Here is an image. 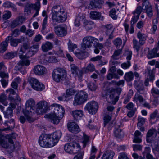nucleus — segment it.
Masks as SVG:
<instances>
[{
  "label": "nucleus",
  "instance_id": "f257e3e1",
  "mask_svg": "<svg viewBox=\"0 0 159 159\" xmlns=\"http://www.w3.org/2000/svg\"><path fill=\"white\" fill-rule=\"evenodd\" d=\"M61 136L60 131H56L50 134H42L39 137V143L42 147L48 148L55 146Z\"/></svg>",
  "mask_w": 159,
  "mask_h": 159
},
{
  "label": "nucleus",
  "instance_id": "f03ea898",
  "mask_svg": "<svg viewBox=\"0 0 159 159\" xmlns=\"http://www.w3.org/2000/svg\"><path fill=\"white\" fill-rule=\"evenodd\" d=\"M17 135L15 133L7 134L4 136L1 133L0 130V146L5 149H10L13 151L16 148H19L20 145L18 142L14 143L13 139H16Z\"/></svg>",
  "mask_w": 159,
  "mask_h": 159
},
{
  "label": "nucleus",
  "instance_id": "7ed1b4c3",
  "mask_svg": "<svg viewBox=\"0 0 159 159\" xmlns=\"http://www.w3.org/2000/svg\"><path fill=\"white\" fill-rule=\"evenodd\" d=\"M51 14L53 21L58 23L65 22L67 18V12L65 9L59 5L52 7Z\"/></svg>",
  "mask_w": 159,
  "mask_h": 159
},
{
  "label": "nucleus",
  "instance_id": "20e7f679",
  "mask_svg": "<svg viewBox=\"0 0 159 159\" xmlns=\"http://www.w3.org/2000/svg\"><path fill=\"white\" fill-rule=\"evenodd\" d=\"M52 108L53 110V113L45 115L44 117L49 119L53 123L57 124L63 117L65 110L61 106L57 104L54 105Z\"/></svg>",
  "mask_w": 159,
  "mask_h": 159
},
{
  "label": "nucleus",
  "instance_id": "39448f33",
  "mask_svg": "<svg viewBox=\"0 0 159 159\" xmlns=\"http://www.w3.org/2000/svg\"><path fill=\"white\" fill-rule=\"evenodd\" d=\"M35 102L33 99L30 98L27 100L25 103V109L23 111V113L27 120L30 123L33 122L34 120L32 118V114L35 112Z\"/></svg>",
  "mask_w": 159,
  "mask_h": 159
},
{
  "label": "nucleus",
  "instance_id": "423d86ee",
  "mask_svg": "<svg viewBox=\"0 0 159 159\" xmlns=\"http://www.w3.org/2000/svg\"><path fill=\"white\" fill-rule=\"evenodd\" d=\"M53 80L56 83H62L67 80V73L62 68H57L53 71L52 74Z\"/></svg>",
  "mask_w": 159,
  "mask_h": 159
},
{
  "label": "nucleus",
  "instance_id": "0eeeda50",
  "mask_svg": "<svg viewBox=\"0 0 159 159\" xmlns=\"http://www.w3.org/2000/svg\"><path fill=\"white\" fill-rule=\"evenodd\" d=\"M88 99V94L85 92L81 91L74 96L73 102L75 106L80 105L84 103Z\"/></svg>",
  "mask_w": 159,
  "mask_h": 159
},
{
  "label": "nucleus",
  "instance_id": "6e6552de",
  "mask_svg": "<svg viewBox=\"0 0 159 159\" xmlns=\"http://www.w3.org/2000/svg\"><path fill=\"white\" fill-rule=\"evenodd\" d=\"M98 39L91 36H87L84 37L82 39V43L81 46L82 50L85 51L87 48H91L92 44L97 42Z\"/></svg>",
  "mask_w": 159,
  "mask_h": 159
},
{
  "label": "nucleus",
  "instance_id": "1a4fd4ad",
  "mask_svg": "<svg viewBox=\"0 0 159 159\" xmlns=\"http://www.w3.org/2000/svg\"><path fill=\"white\" fill-rule=\"evenodd\" d=\"M64 149L67 153L72 154H75L82 151L80 150V146L76 143H70L66 144Z\"/></svg>",
  "mask_w": 159,
  "mask_h": 159
},
{
  "label": "nucleus",
  "instance_id": "9d476101",
  "mask_svg": "<svg viewBox=\"0 0 159 159\" xmlns=\"http://www.w3.org/2000/svg\"><path fill=\"white\" fill-rule=\"evenodd\" d=\"M102 96L105 97L108 102L113 104H115L118 101L119 98L118 96H116V92L114 90L107 91L105 95H103Z\"/></svg>",
  "mask_w": 159,
  "mask_h": 159
},
{
  "label": "nucleus",
  "instance_id": "9b49d317",
  "mask_svg": "<svg viewBox=\"0 0 159 159\" xmlns=\"http://www.w3.org/2000/svg\"><path fill=\"white\" fill-rule=\"evenodd\" d=\"M98 106V103L95 101L88 102L86 105L84 109L90 114H95L97 111Z\"/></svg>",
  "mask_w": 159,
  "mask_h": 159
},
{
  "label": "nucleus",
  "instance_id": "f8f14e48",
  "mask_svg": "<svg viewBox=\"0 0 159 159\" xmlns=\"http://www.w3.org/2000/svg\"><path fill=\"white\" fill-rule=\"evenodd\" d=\"M29 81L32 88L36 90L41 91L44 88L43 84L40 83L35 78H31L30 79Z\"/></svg>",
  "mask_w": 159,
  "mask_h": 159
},
{
  "label": "nucleus",
  "instance_id": "ddd939ff",
  "mask_svg": "<svg viewBox=\"0 0 159 159\" xmlns=\"http://www.w3.org/2000/svg\"><path fill=\"white\" fill-rule=\"evenodd\" d=\"M48 108L47 103L46 101H41L37 104V107L35 110V113L38 115H40L44 113Z\"/></svg>",
  "mask_w": 159,
  "mask_h": 159
},
{
  "label": "nucleus",
  "instance_id": "4468645a",
  "mask_svg": "<svg viewBox=\"0 0 159 159\" xmlns=\"http://www.w3.org/2000/svg\"><path fill=\"white\" fill-rule=\"evenodd\" d=\"M71 71L73 75L76 78H78L79 80H81L82 76V72L81 70H80L78 67L74 64L70 65Z\"/></svg>",
  "mask_w": 159,
  "mask_h": 159
},
{
  "label": "nucleus",
  "instance_id": "2eb2a0df",
  "mask_svg": "<svg viewBox=\"0 0 159 159\" xmlns=\"http://www.w3.org/2000/svg\"><path fill=\"white\" fill-rule=\"evenodd\" d=\"M6 39H8V41H10V44L13 47H16L18 46L19 43H21L24 42L25 38V37L22 36L20 38L14 39L11 36H8Z\"/></svg>",
  "mask_w": 159,
  "mask_h": 159
},
{
  "label": "nucleus",
  "instance_id": "dca6fc26",
  "mask_svg": "<svg viewBox=\"0 0 159 159\" xmlns=\"http://www.w3.org/2000/svg\"><path fill=\"white\" fill-rule=\"evenodd\" d=\"M47 70L44 66L38 65L34 66L33 68L34 73L36 75H42L46 74Z\"/></svg>",
  "mask_w": 159,
  "mask_h": 159
},
{
  "label": "nucleus",
  "instance_id": "f3484780",
  "mask_svg": "<svg viewBox=\"0 0 159 159\" xmlns=\"http://www.w3.org/2000/svg\"><path fill=\"white\" fill-rule=\"evenodd\" d=\"M56 34L60 37H63L66 35L67 30L65 26L60 25L55 27Z\"/></svg>",
  "mask_w": 159,
  "mask_h": 159
},
{
  "label": "nucleus",
  "instance_id": "a211bd4d",
  "mask_svg": "<svg viewBox=\"0 0 159 159\" xmlns=\"http://www.w3.org/2000/svg\"><path fill=\"white\" fill-rule=\"evenodd\" d=\"M25 20V19L23 16H19L11 22L10 26L12 28H14L21 25Z\"/></svg>",
  "mask_w": 159,
  "mask_h": 159
},
{
  "label": "nucleus",
  "instance_id": "6ab92c4d",
  "mask_svg": "<svg viewBox=\"0 0 159 159\" xmlns=\"http://www.w3.org/2000/svg\"><path fill=\"white\" fill-rule=\"evenodd\" d=\"M67 126L69 130L72 133H77L80 131V129L78 125L74 122L68 123Z\"/></svg>",
  "mask_w": 159,
  "mask_h": 159
},
{
  "label": "nucleus",
  "instance_id": "aec40b11",
  "mask_svg": "<svg viewBox=\"0 0 159 159\" xmlns=\"http://www.w3.org/2000/svg\"><path fill=\"white\" fill-rule=\"evenodd\" d=\"M127 54L126 59L127 60L126 62H124L121 65V67L125 69L129 68L131 65V63L129 60L131 59L132 52L131 51H127L126 52Z\"/></svg>",
  "mask_w": 159,
  "mask_h": 159
},
{
  "label": "nucleus",
  "instance_id": "412c9836",
  "mask_svg": "<svg viewBox=\"0 0 159 159\" xmlns=\"http://www.w3.org/2000/svg\"><path fill=\"white\" fill-rule=\"evenodd\" d=\"M27 55V54L25 55L20 54L19 56V58L21 59L20 61L24 66H28L30 63V61L29 60V57Z\"/></svg>",
  "mask_w": 159,
  "mask_h": 159
},
{
  "label": "nucleus",
  "instance_id": "4be33fe9",
  "mask_svg": "<svg viewBox=\"0 0 159 159\" xmlns=\"http://www.w3.org/2000/svg\"><path fill=\"white\" fill-rule=\"evenodd\" d=\"M90 18L93 20H103V17L101 16V13L96 11H91L89 14Z\"/></svg>",
  "mask_w": 159,
  "mask_h": 159
},
{
  "label": "nucleus",
  "instance_id": "5701e85b",
  "mask_svg": "<svg viewBox=\"0 0 159 159\" xmlns=\"http://www.w3.org/2000/svg\"><path fill=\"white\" fill-rule=\"evenodd\" d=\"M137 80H135L134 85L135 88L138 92L140 94H143L144 93L145 91L144 89V86H143V81L140 80L139 82V84L138 83Z\"/></svg>",
  "mask_w": 159,
  "mask_h": 159
},
{
  "label": "nucleus",
  "instance_id": "b1692460",
  "mask_svg": "<svg viewBox=\"0 0 159 159\" xmlns=\"http://www.w3.org/2000/svg\"><path fill=\"white\" fill-rule=\"evenodd\" d=\"M72 112L74 119L76 121L81 119L83 115V111L81 110H75L73 111Z\"/></svg>",
  "mask_w": 159,
  "mask_h": 159
},
{
  "label": "nucleus",
  "instance_id": "393cba45",
  "mask_svg": "<svg viewBox=\"0 0 159 159\" xmlns=\"http://www.w3.org/2000/svg\"><path fill=\"white\" fill-rule=\"evenodd\" d=\"M137 36L139 39V43L141 45H143L145 44L147 36L145 34L139 32L137 34Z\"/></svg>",
  "mask_w": 159,
  "mask_h": 159
},
{
  "label": "nucleus",
  "instance_id": "a878e982",
  "mask_svg": "<svg viewBox=\"0 0 159 159\" xmlns=\"http://www.w3.org/2000/svg\"><path fill=\"white\" fill-rule=\"evenodd\" d=\"M53 47V45L51 43L47 41L42 44L41 48L43 51L47 52L51 49Z\"/></svg>",
  "mask_w": 159,
  "mask_h": 159
},
{
  "label": "nucleus",
  "instance_id": "bb28decb",
  "mask_svg": "<svg viewBox=\"0 0 159 159\" xmlns=\"http://www.w3.org/2000/svg\"><path fill=\"white\" fill-rule=\"evenodd\" d=\"M85 16L84 15L80 14H79L75 19L74 21L75 25L77 27L79 26L80 25V21L81 20L83 22V20H85Z\"/></svg>",
  "mask_w": 159,
  "mask_h": 159
},
{
  "label": "nucleus",
  "instance_id": "cd10ccee",
  "mask_svg": "<svg viewBox=\"0 0 159 159\" xmlns=\"http://www.w3.org/2000/svg\"><path fill=\"white\" fill-rule=\"evenodd\" d=\"M8 44V39H6L5 41L0 43V53H3L7 49Z\"/></svg>",
  "mask_w": 159,
  "mask_h": 159
},
{
  "label": "nucleus",
  "instance_id": "c85d7f7f",
  "mask_svg": "<svg viewBox=\"0 0 159 159\" xmlns=\"http://www.w3.org/2000/svg\"><path fill=\"white\" fill-rule=\"evenodd\" d=\"M115 153L111 150H107L103 154L102 159H112Z\"/></svg>",
  "mask_w": 159,
  "mask_h": 159
},
{
  "label": "nucleus",
  "instance_id": "c756f323",
  "mask_svg": "<svg viewBox=\"0 0 159 159\" xmlns=\"http://www.w3.org/2000/svg\"><path fill=\"white\" fill-rule=\"evenodd\" d=\"M145 9L147 16L149 18H151L153 15V11L152 6L149 3H148L147 5H146Z\"/></svg>",
  "mask_w": 159,
  "mask_h": 159
},
{
  "label": "nucleus",
  "instance_id": "7c9ffc66",
  "mask_svg": "<svg viewBox=\"0 0 159 159\" xmlns=\"http://www.w3.org/2000/svg\"><path fill=\"white\" fill-rule=\"evenodd\" d=\"M83 24L86 30L89 31L92 28V26L93 23L92 21H88L85 19L83 20Z\"/></svg>",
  "mask_w": 159,
  "mask_h": 159
},
{
  "label": "nucleus",
  "instance_id": "2f4dec72",
  "mask_svg": "<svg viewBox=\"0 0 159 159\" xmlns=\"http://www.w3.org/2000/svg\"><path fill=\"white\" fill-rule=\"evenodd\" d=\"M6 91L7 92H9L10 93L8 96V99L12 102H14L15 101V98L13 95L16 94L15 91L13 89L10 88L7 90Z\"/></svg>",
  "mask_w": 159,
  "mask_h": 159
},
{
  "label": "nucleus",
  "instance_id": "473e14b6",
  "mask_svg": "<svg viewBox=\"0 0 159 159\" xmlns=\"http://www.w3.org/2000/svg\"><path fill=\"white\" fill-rule=\"evenodd\" d=\"M124 78L127 82H130L133 80L134 74L132 71L126 73L125 75Z\"/></svg>",
  "mask_w": 159,
  "mask_h": 159
},
{
  "label": "nucleus",
  "instance_id": "72a5a7b5",
  "mask_svg": "<svg viewBox=\"0 0 159 159\" xmlns=\"http://www.w3.org/2000/svg\"><path fill=\"white\" fill-rule=\"evenodd\" d=\"M3 113L5 118H9L13 116V110L11 109L10 107H8L7 110L4 111Z\"/></svg>",
  "mask_w": 159,
  "mask_h": 159
},
{
  "label": "nucleus",
  "instance_id": "f704fd0d",
  "mask_svg": "<svg viewBox=\"0 0 159 159\" xmlns=\"http://www.w3.org/2000/svg\"><path fill=\"white\" fill-rule=\"evenodd\" d=\"M111 114L110 115H107L105 116L104 118V126H105L107 124L109 125L110 126H112L113 125L112 123L109 122L111 120Z\"/></svg>",
  "mask_w": 159,
  "mask_h": 159
},
{
  "label": "nucleus",
  "instance_id": "c9c22d12",
  "mask_svg": "<svg viewBox=\"0 0 159 159\" xmlns=\"http://www.w3.org/2000/svg\"><path fill=\"white\" fill-rule=\"evenodd\" d=\"M23 66V65L22 64L21 62L19 61L15 66V69L16 70L20 71L22 74H24L26 73V70H22Z\"/></svg>",
  "mask_w": 159,
  "mask_h": 159
},
{
  "label": "nucleus",
  "instance_id": "e433bc0d",
  "mask_svg": "<svg viewBox=\"0 0 159 159\" xmlns=\"http://www.w3.org/2000/svg\"><path fill=\"white\" fill-rule=\"evenodd\" d=\"M68 48L70 52H73L74 49L77 48V45L72 43L70 40H69L68 43Z\"/></svg>",
  "mask_w": 159,
  "mask_h": 159
},
{
  "label": "nucleus",
  "instance_id": "4c0bfd02",
  "mask_svg": "<svg viewBox=\"0 0 159 159\" xmlns=\"http://www.w3.org/2000/svg\"><path fill=\"white\" fill-rule=\"evenodd\" d=\"M75 55L79 59H82L85 58L87 57L88 53L86 52H75Z\"/></svg>",
  "mask_w": 159,
  "mask_h": 159
},
{
  "label": "nucleus",
  "instance_id": "58836bf2",
  "mask_svg": "<svg viewBox=\"0 0 159 159\" xmlns=\"http://www.w3.org/2000/svg\"><path fill=\"white\" fill-rule=\"evenodd\" d=\"M5 124L9 126V129H13L15 126V121L13 119H11L9 121H6Z\"/></svg>",
  "mask_w": 159,
  "mask_h": 159
},
{
  "label": "nucleus",
  "instance_id": "ea45409f",
  "mask_svg": "<svg viewBox=\"0 0 159 159\" xmlns=\"http://www.w3.org/2000/svg\"><path fill=\"white\" fill-rule=\"evenodd\" d=\"M138 101H139L140 103H142L144 102L145 99L142 96L137 93L134 96V101L137 102Z\"/></svg>",
  "mask_w": 159,
  "mask_h": 159
},
{
  "label": "nucleus",
  "instance_id": "a19ab883",
  "mask_svg": "<svg viewBox=\"0 0 159 159\" xmlns=\"http://www.w3.org/2000/svg\"><path fill=\"white\" fill-rule=\"evenodd\" d=\"M29 48V44L26 43H24L21 46V48L19 51L20 52V54L21 53H25V51Z\"/></svg>",
  "mask_w": 159,
  "mask_h": 159
},
{
  "label": "nucleus",
  "instance_id": "79ce46f5",
  "mask_svg": "<svg viewBox=\"0 0 159 159\" xmlns=\"http://www.w3.org/2000/svg\"><path fill=\"white\" fill-rule=\"evenodd\" d=\"M16 54L17 53L16 52H8L4 55V58L5 59H11L15 57Z\"/></svg>",
  "mask_w": 159,
  "mask_h": 159
},
{
  "label": "nucleus",
  "instance_id": "37998d69",
  "mask_svg": "<svg viewBox=\"0 0 159 159\" xmlns=\"http://www.w3.org/2000/svg\"><path fill=\"white\" fill-rule=\"evenodd\" d=\"M157 51V50L153 48L152 50L149 52L147 55V57L148 59H151L156 57V53Z\"/></svg>",
  "mask_w": 159,
  "mask_h": 159
},
{
  "label": "nucleus",
  "instance_id": "c03bdc74",
  "mask_svg": "<svg viewBox=\"0 0 159 159\" xmlns=\"http://www.w3.org/2000/svg\"><path fill=\"white\" fill-rule=\"evenodd\" d=\"M29 6L31 7V8H32L35 11H39L40 8V2L37 1V2L35 3L30 4Z\"/></svg>",
  "mask_w": 159,
  "mask_h": 159
},
{
  "label": "nucleus",
  "instance_id": "a18cd8bd",
  "mask_svg": "<svg viewBox=\"0 0 159 159\" xmlns=\"http://www.w3.org/2000/svg\"><path fill=\"white\" fill-rule=\"evenodd\" d=\"M122 52V51L121 49L116 50L114 51L113 54L111 56V57L113 59L117 60L119 58L117 57L121 54Z\"/></svg>",
  "mask_w": 159,
  "mask_h": 159
},
{
  "label": "nucleus",
  "instance_id": "49530a36",
  "mask_svg": "<svg viewBox=\"0 0 159 159\" xmlns=\"http://www.w3.org/2000/svg\"><path fill=\"white\" fill-rule=\"evenodd\" d=\"M143 11V7L141 6H138L135 10L133 12L134 15H136L139 16L141 13Z\"/></svg>",
  "mask_w": 159,
  "mask_h": 159
},
{
  "label": "nucleus",
  "instance_id": "de8ad7c7",
  "mask_svg": "<svg viewBox=\"0 0 159 159\" xmlns=\"http://www.w3.org/2000/svg\"><path fill=\"white\" fill-rule=\"evenodd\" d=\"M133 48L136 50L137 52L139 51L140 49V44L139 43L138 40L135 38H134L133 40Z\"/></svg>",
  "mask_w": 159,
  "mask_h": 159
},
{
  "label": "nucleus",
  "instance_id": "09e8293b",
  "mask_svg": "<svg viewBox=\"0 0 159 159\" xmlns=\"http://www.w3.org/2000/svg\"><path fill=\"white\" fill-rule=\"evenodd\" d=\"M151 93L154 97L156 96L159 97V89L153 87L151 90Z\"/></svg>",
  "mask_w": 159,
  "mask_h": 159
},
{
  "label": "nucleus",
  "instance_id": "8fccbe9b",
  "mask_svg": "<svg viewBox=\"0 0 159 159\" xmlns=\"http://www.w3.org/2000/svg\"><path fill=\"white\" fill-rule=\"evenodd\" d=\"M110 71L111 73L113 74L114 75L116 78V79H119L120 76L116 73V66H110Z\"/></svg>",
  "mask_w": 159,
  "mask_h": 159
},
{
  "label": "nucleus",
  "instance_id": "3c124183",
  "mask_svg": "<svg viewBox=\"0 0 159 159\" xmlns=\"http://www.w3.org/2000/svg\"><path fill=\"white\" fill-rule=\"evenodd\" d=\"M95 70L94 66L93 64H89L88 65L86 69L84 71H85V72H88L89 71L91 72L94 71Z\"/></svg>",
  "mask_w": 159,
  "mask_h": 159
},
{
  "label": "nucleus",
  "instance_id": "603ef678",
  "mask_svg": "<svg viewBox=\"0 0 159 159\" xmlns=\"http://www.w3.org/2000/svg\"><path fill=\"white\" fill-rule=\"evenodd\" d=\"M39 48V45L38 44L34 45L31 47L30 48L29 52H32V54H34L38 50Z\"/></svg>",
  "mask_w": 159,
  "mask_h": 159
},
{
  "label": "nucleus",
  "instance_id": "864d4df0",
  "mask_svg": "<svg viewBox=\"0 0 159 159\" xmlns=\"http://www.w3.org/2000/svg\"><path fill=\"white\" fill-rule=\"evenodd\" d=\"M75 93V91L72 89H68L66 90V94H64L66 96L67 99L68 98L72 95H73Z\"/></svg>",
  "mask_w": 159,
  "mask_h": 159
},
{
  "label": "nucleus",
  "instance_id": "5fc2aeb1",
  "mask_svg": "<svg viewBox=\"0 0 159 159\" xmlns=\"http://www.w3.org/2000/svg\"><path fill=\"white\" fill-rule=\"evenodd\" d=\"M113 43L116 47H118L122 43V40L120 38H118L114 40Z\"/></svg>",
  "mask_w": 159,
  "mask_h": 159
},
{
  "label": "nucleus",
  "instance_id": "6e6d98bb",
  "mask_svg": "<svg viewBox=\"0 0 159 159\" xmlns=\"http://www.w3.org/2000/svg\"><path fill=\"white\" fill-rule=\"evenodd\" d=\"M114 30H105V33L106 35L109 36V39H111L114 38L113 33Z\"/></svg>",
  "mask_w": 159,
  "mask_h": 159
},
{
  "label": "nucleus",
  "instance_id": "4d7b16f0",
  "mask_svg": "<svg viewBox=\"0 0 159 159\" xmlns=\"http://www.w3.org/2000/svg\"><path fill=\"white\" fill-rule=\"evenodd\" d=\"M11 16V12L9 11H5L4 13L3 16V18L5 20L9 19Z\"/></svg>",
  "mask_w": 159,
  "mask_h": 159
},
{
  "label": "nucleus",
  "instance_id": "13d9d810",
  "mask_svg": "<svg viewBox=\"0 0 159 159\" xmlns=\"http://www.w3.org/2000/svg\"><path fill=\"white\" fill-rule=\"evenodd\" d=\"M88 86L91 91L95 90L97 88V85L93 82H90L88 83Z\"/></svg>",
  "mask_w": 159,
  "mask_h": 159
},
{
  "label": "nucleus",
  "instance_id": "bf43d9fd",
  "mask_svg": "<svg viewBox=\"0 0 159 159\" xmlns=\"http://www.w3.org/2000/svg\"><path fill=\"white\" fill-rule=\"evenodd\" d=\"M114 134L115 136L116 137H120L122 135L121 130L120 128L116 129L114 131Z\"/></svg>",
  "mask_w": 159,
  "mask_h": 159
},
{
  "label": "nucleus",
  "instance_id": "052dcab7",
  "mask_svg": "<svg viewBox=\"0 0 159 159\" xmlns=\"http://www.w3.org/2000/svg\"><path fill=\"white\" fill-rule=\"evenodd\" d=\"M138 123L137 126H140L143 125L145 122V119L140 116L138 117Z\"/></svg>",
  "mask_w": 159,
  "mask_h": 159
},
{
  "label": "nucleus",
  "instance_id": "680f3d73",
  "mask_svg": "<svg viewBox=\"0 0 159 159\" xmlns=\"http://www.w3.org/2000/svg\"><path fill=\"white\" fill-rule=\"evenodd\" d=\"M116 11L115 9H112L110 12V16L114 19H116L117 16L116 15Z\"/></svg>",
  "mask_w": 159,
  "mask_h": 159
},
{
  "label": "nucleus",
  "instance_id": "e2e57ef3",
  "mask_svg": "<svg viewBox=\"0 0 159 159\" xmlns=\"http://www.w3.org/2000/svg\"><path fill=\"white\" fill-rule=\"evenodd\" d=\"M54 53L59 57H62L64 56L63 51L62 50L60 47H59V50L57 51H54Z\"/></svg>",
  "mask_w": 159,
  "mask_h": 159
},
{
  "label": "nucleus",
  "instance_id": "0e129e2a",
  "mask_svg": "<svg viewBox=\"0 0 159 159\" xmlns=\"http://www.w3.org/2000/svg\"><path fill=\"white\" fill-rule=\"evenodd\" d=\"M58 61L56 57L53 56H51L48 57V61L50 63H56Z\"/></svg>",
  "mask_w": 159,
  "mask_h": 159
},
{
  "label": "nucleus",
  "instance_id": "69168bd1",
  "mask_svg": "<svg viewBox=\"0 0 159 159\" xmlns=\"http://www.w3.org/2000/svg\"><path fill=\"white\" fill-rule=\"evenodd\" d=\"M133 150L136 151H141L142 149V146L139 144H133Z\"/></svg>",
  "mask_w": 159,
  "mask_h": 159
},
{
  "label": "nucleus",
  "instance_id": "338daca9",
  "mask_svg": "<svg viewBox=\"0 0 159 159\" xmlns=\"http://www.w3.org/2000/svg\"><path fill=\"white\" fill-rule=\"evenodd\" d=\"M139 16H137L136 15H134V16L132 17L131 20V24L133 25L135 24L137 21Z\"/></svg>",
  "mask_w": 159,
  "mask_h": 159
},
{
  "label": "nucleus",
  "instance_id": "774afa93",
  "mask_svg": "<svg viewBox=\"0 0 159 159\" xmlns=\"http://www.w3.org/2000/svg\"><path fill=\"white\" fill-rule=\"evenodd\" d=\"M83 155V152L82 151L80 152L77 155L75 156L73 159H82Z\"/></svg>",
  "mask_w": 159,
  "mask_h": 159
}]
</instances>
